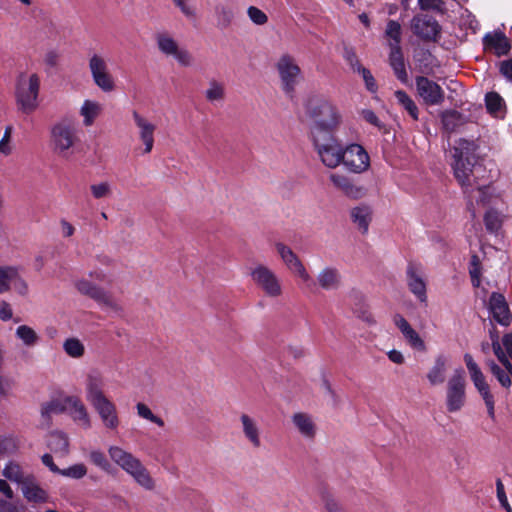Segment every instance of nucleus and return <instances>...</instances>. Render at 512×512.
I'll use <instances>...</instances> for the list:
<instances>
[{
	"instance_id": "obj_1",
	"label": "nucleus",
	"mask_w": 512,
	"mask_h": 512,
	"mask_svg": "<svg viewBox=\"0 0 512 512\" xmlns=\"http://www.w3.org/2000/svg\"><path fill=\"white\" fill-rule=\"evenodd\" d=\"M104 379L98 371H90L85 378L86 400L97 413L103 427L110 431L118 430L120 418L116 404L105 394Z\"/></svg>"
},
{
	"instance_id": "obj_2",
	"label": "nucleus",
	"mask_w": 512,
	"mask_h": 512,
	"mask_svg": "<svg viewBox=\"0 0 512 512\" xmlns=\"http://www.w3.org/2000/svg\"><path fill=\"white\" fill-rule=\"evenodd\" d=\"M306 115L312 120L311 136L333 133L342 123V115L338 107L330 100L312 95L304 104Z\"/></svg>"
},
{
	"instance_id": "obj_3",
	"label": "nucleus",
	"mask_w": 512,
	"mask_h": 512,
	"mask_svg": "<svg viewBox=\"0 0 512 512\" xmlns=\"http://www.w3.org/2000/svg\"><path fill=\"white\" fill-rule=\"evenodd\" d=\"M79 143L78 128L74 120L62 118L50 128V147L60 159L74 158Z\"/></svg>"
},
{
	"instance_id": "obj_4",
	"label": "nucleus",
	"mask_w": 512,
	"mask_h": 512,
	"mask_svg": "<svg viewBox=\"0 0 512 512\" xmlns=\"http://www.w3.org/2000/svg\"><path fill=\"white\" fill-rule=\"evenodd\" d=\"M110 459L125 471L143 489L153 491L156 489V480L139 458L120 446L111 445L108 448Z\"/></svg>"
},
{
	"instance_id": "obj_5",
	"label": "nucleus",
	"mask_w": 512,
	"mask_h": 512,
	"mask_svg": "<svg viewBox=\"0 0 512 512\" xmlns=\"http://www.w3.org/2000/svg\"><path fill=\"white\" fill-rule=\"evenodd\" d=\"M477 144L467 139H459L454 145V175L465 189L472 186L471 175L476 163Z\"/></svg>"
},
{
	"instance_id": "obj_6",
	"label": "nucleus",
	"mask_w": 512,
	"mask_h": 512,
	"mask_svg": "<svg viewBox=\"0 0 512 512\" xmlns=\"http://www.w3.org/2000/svg\"><path fill=\"white\" fill-rule=\"evenodd\" d=\"M41 78L36 72H22L15 86L16 103L25 114L34 112L39 106Z\"/></svg>"
},
{
	"instance_id": "obj_7",
	"label": "nucleus",
	"mask_w": 512,
	"mask_h": 512,
	"mask_svg": "<svg viewBox=\"0 0 512 512\" xmlns=\"http://www.w3.org/2000/svg\"><path fill=\"white\" fill-rule=\"evenodd\" d=\"M157 50L165 58L174 60L182 68H190L195 63L193 54L169 31H159L154 36Z\"/></svg>"
},
{
	"instance_id": "obj_8",
	"label": "nucleus",
	"mask_w": 512,
	"mask_h": 512,
	"mask_svg": "<svg viewBox=\"0 0 512 512\" xmlns=\"http://www.w3.org/2000/svg\"><path fill=\"white\" fill-rule=\"evenodd\" d=\"M313 147L322 164L328 168H337L343 161L345 147L333 133L311 136Z\"/></svg>"
},
{
	"instance_id": "obj_9",
	"label": "nucleus",
	"mask_w": 512,
	"mask_h": 512,
	"mask_svg": "<svg viewBox=\"0 0 512 512\" xmlns=\"http://www.w3.org/2000/svg\"><path fill=\"white\" fill-rule=\"evenodd\" d=\"M88 69L93 84L103 93H111L116 90L117 81L105 55L98 52L92 53L88 58Z\"/></svg>"
},
{
	"instance_id": "obj_10",
	"label": "nucleus",
	"mask_w": 512,
	"mask_h": 512,
	"mask_svg": "<svg viewBox=\"0 0 512 512\" xmlns=\"http://www.w3.org/2000/svg\"><path fill=\"white\" fill-rule=\"evenodd\" d=\"M275 68L282 90L285 93H292L303 79V73L296 58L289 53H283L278 58Z\"/></svg>"
},
{
	"instance_id": "obj_11",
	"label": "nucleus",
	"mask_w": 512,
	"mask_h": 512,
	"mask_svg": "<svg viewBox=\"0 0 512 512\" xmlns=\"http://www.w3.org/2000/svg\"><path fill=\"white\" fill-rule=\"evenodd\" d=\"M250 276L253 283L269 298H279L283 295L281 279L274 270L264 264L255 265Z\"/></svg>"
},
{
	"instance_id": "obj_12",
	"label": "nucleus",
	"mask_w": 512,
	"mask_h": 512,
	"mask_svg": "<svg viewBox=\"0 0 512 512\" xmlns=\"http://www.w3.org/2000/svg\"><path fill=\"white\" fill-rule=\"evenodd\" d=\"M466 403V380L464 371L456 369L447 381L445 404L449 413L459 412Z\"/></svg>"
},
{
	"instance_id": "obj_13",
	"label": "nucleus",
	"mask_w": 512,
	"mask_h": 512,
	"mask_svg": "<svg viewBox=\"0 0 512 512\" xmlns=\"http://www.w3.org/2000/svg\"><path fill=\"white\" fill-rule=\"evenodd\" d=\"M344 157L341 164L353 173H362L370 167V158L363 146L352 143L345 146Z\"/></svg>"
},
{
	"instance_id": "obj_14",
	"label": "nucleus",
	"mask_w": 512,
	"mask_h": 512,
	"mask_svg": "<svg viewBox=\"0 0 512 512\" xmlns=\"http://www.w3.org/2000/svg\"><path fill=\"white\" fill-rule=\"evenodd\" d=\"M132 119L137 129L138 139L143 144L142 154L151 153L155 143L156 124L136 110L132 112Z\"/></svg>"
},
{
	"instance_id": "obj_15",
	"label": "nucleus",
	"mask_w": 512,
	"mask_h": 512,
	"mask_svg": "<svg viewBox=\"0 0 512 512\" xmlns=\"http://www.w3.org/2000/svg\"><path fill=\"white\" fill-rule=\"evenodd\" d=\"M75 287L80 294L93 299L101 306L113 309L117 307L112 295L102 287L92 283L89 279L81 278L76 280Z\"/></svg>"
},
{
	"instance_id": "obj_16",
	"label": "nucleus",
	"mask_w": 512,
	"mask_h": 512,
	"mask_svg": "<svg viewBox=\"0 0 512 512\" xmlns=\"http://www.w3.org/2000/svg\"><path fill=\"white\" fill-rule=\"evenodd\" d=\"M413 33L425 41H436L440 34V25L431 16L416 15L411 21Z\"/></svg>"
},
{
	"instance_id": "obj_17",
	"label": "nucleus",
	"mask_w": 512,
	"mask_h": 512,
	"mask_svg": "<svg viewBox=\"0 0 512 512\" xmlns=\"http://www.w3.org/2000/svg\"><path fill=\"white\" fill-rule=\"evenodd\" d=\"M416 89L418 95L427 105H439L444 101L443 89L427 77L416 78Z\"/></svg>"
},
{
	"instance_id": "obj_18",
	"label": "nucleus",
	"mask_w": 512,
	"mask_h": 512,
	"mask_svg": "<svg viewBox=\"0 0 512 512\" xmlns=\"http://www.w3.org/2000/svg\"><path fill=\"white\" fill-rule=\"evenodd\" d=\"M294 430L305 440L313 441L318 433L315 417L307 412H295L291 416Z\"/></svg>"
},
{
	"instance_id": "obj_19",
	"label": "nucleus",
	"mask_w": 512,
	"mask_h": 512,
	"mask_svg": "<svg viewBox=\"0 0 512 512\" xmlns=\"http://www.w3.org/2000/svg\"><path fill=\"white\" fill-rule=\"evenodd\" d=\"M406 275L410 292L415 295L420 302H426L427 288L422 267L418 264L410 263L407 267Z\"/></svg>"
},
{
	"instance_id": "obj_20",
	"label": "nucleus",
	"mask_w": 512,
	"mask_h": 512,
	"mask_svg": "<svg viewBox=\"0 0 512 512\" xmlns=\"http://www.w3.org/2000/svg\"><path fill=\"white\" fill-rule=\"evenodd\" d=\"M314 286L324 291H337L342 286V274L336 266L322 267L314 280Z\"/></svg>"
},
{
	"instance_id": "obj_21",
	"label": "nucleus",
	"mask_w": 512,
	"mask_h": 512,
	"mask_svg": "<svg viewBox=\"0 0 512 512\" xmlns=\"http://www.w3.org/2000/svg\"><path fill=\"white\" fill-rule=\"evenodd\" d=\"M464 362L469 372L471 381L473 382L476 390L482 397L483 401L494 398L492 393L490 392V387L485 380L484 374L482 373L478 364L474 361L473 357L470 354L466 353L464 355Z\"/></svg>"
},
{
	"instance_id": "obj_22",
	"label": "nucleus",
	"mask_w": 512,
	"mask_h": 512,
	"mask_svg": "<svg viewBox=\"0 0 512 512\" xmlns=\"http://www.w3.org/2000/svg\"><path fill=\"white\" fill-rule=\"evenodd\" d=\"M66 412L71 416L74 422L83 429L91 427V418L87 407L77 396H68L65 398Z\"/></svg>"
},
{
	"instance_id": "obj_23",
	"label": "nucleus",
	"mask_w": 512,
	"mask_h": 512,
	"mask_svg": "<svg viewBox=\"0 0 512 512\" xmlns=\"http://www.w3.org/2000/svg\"><path fill=\"white\" fill-rule=\"evenodd\" d=\"M239 420L245 439L251 444L253 448H260L262 441L261 428L258 421L254 417L245 413L240 415Z\"/></svg>"
},
{
	"instance_id": "obj_24",
	"label": "nucleus",
	"mask_w": 512,
	"mask_h": 512,
	"mask_svg": "<svg viewBox=\"0 0 512 512\" xmlns=\"http://www.w3.org/2000/svg\"><path fill=\"white\" fill-rule=\"evenodd\" d=\"M350 219L361 234H367L373 218V210L367 204L352 207L349 212Z\"/></svg>"
},
{
	"instance_id": "obj_25",
	"label": "nucleus",
	"mask_w": 512,
	"mask_h": 512,
	"mask_svg": "<svg viewBox=\"0 0 512 512\" xmlns=\"http://www.w3.org/2000/svg\"><path fill=\"white\" fill-rule=\"evenodd\" d=\"M395 326L401 331L408 344L419 351L425 350V343L419 334L412 328L408 321L400 314L393 317Z\"/></svg>"
},
{
	"instance_id": "obj_26",
	"label": "nucleus",
	"mask_w": 512,
	"mask_h": 512,
	"mask_svg": "<svg viewBox=\"0 0 512 512\" xmlns=\"http://www.w3.org/2000/svg\"><path fill=\"white\" fill-rule=\"evenodd\" d=\"M489 309L495 321L504 326L509 325L511 316L503 295L493 293L489 300Z\"/></svg>"
},
{
	"instance_id": "obj_27",
	"label": "nucleus",
	"mask_w": 512,
	"mask_h": 512,
	"mask_svg": "<svg viewBox=\"0 0 512 512\" xmlns=\"http://www.w3.org/2000/svg\"><path fill=\"white\" fill-rule=\"evenodd\" d=\"M448 363V357L443 354L437 355L435 357L433 365L428 370L426 375V378L430 385L437 386L445 382Z\"/></svg>"
},
{
	"instance_id": "obj_28",
	"label": "nucleus",
	"mask_w": 512,
	"mask_h": 512,
	"mask_svg": "<svg viewBox=\"0 0 512 512\" xmlns=\"http://www.w3.org/2000/svg\"><path fill=\"white\" fill-rule=\"evenodd\" d=\"M21 491L25 499L29 502L44 503L48 500L47 492L40 487L34 476H31L30 479L21 486Z\"/></svg>"
},
{
	"instance_id": "obj_29",
	"label": "nucleus",
	"mask_w": 512,
	"mask_h": 512,
	"mask_svg": "<svg viewBox=\"0 0 512 512\" xmlns=\"http://www.w3.org/2000/svg\"><path fill=\"white\" fill-rule=\"evenodd\" d=\"M101 110L102 106L99 102L91 99L84 100L79 109V115L83 118V125L85 127L92 126L100 115Z\"/></svg>"
},
{
	"instance_id": "obj_30",
	"label": "nucleus",
	"mask_w": 512,
	"mask_h": 512,
	"mask_svg": "<svg viewBox=\"0 0 512 512\" xmlns=\"http://www.w3.org/2000/svg\"><path fill=\"white\" fill-rule=\"evenodd\" d=\"M3 476L8 480L17 483L22 486L26 481L33 476L31 473L26 472L23 468L16 462L10 461L6 464L2 472Z\"/></svg>"
},
{
	"instance_id": "obj_31",
	"label": "nucleus",
	"mask_w": 512,
	"mask_h": 512,
	"mask_svg": "<svg viewBox=\"0 0 512 512\" xmlns=\"http://www.w3.org/2000/svg\"><path fill=\"white\" fill-rule=\"evenodd\" d=\"M275 249L281 258L284 265L291 272L302 264L300 258L294 253V251L287 245L281 242L275 244Z\"/></svg>"
},
{
	"instance_id": "obj_32",
	"label": "nucleus",
	"mask_w": 512,
	"mask_h": 512,
	"mask_svg": "<svg viewBox=\"0 0 512 512\" xmlns=\"http://www.w3.org/2000/svg\"><path fill=\"white\" fill-rule=\"evenodd\" d=\"M390 65L394 70L395 75L401 82H406L408 75L405 68L404 58L400 48H390L389 54Z\"/></svg>"
},
{
	"instance_id": "obj_33",
	"label": "nucleus",
	"mask_w": 512,
	"mask_h": 512,
	"mask_svg": "<svg viewBox=\"0 0 512 512\" xmlns=\"http://www.w3.org/2000/svg\"><path fill=\"white\" fill-rule=\"evenodd\" d=\"M15 336L26 347H34L40 342L39 334L26 324L19 325L16 328Z\"/></svg>"
},
{
	"instance_id": "obj_34",
	"label": "nucleus",
	"mask_w": 512,
	"mask_h": 512,
	"mask_svg": "<svg viewBox=\"0 0 512 512\" xmlns=\"http://www.w3.org/2000/svg\"><path fill=\"white\" fill-rule=\"evenodd\" d=\"M48 446L55 453L67 455L69 452V440L65 433L54 431L48 437Z\"/></svg>"
},
{
	"instance_id": "obj_35",
	"label": "nucleus",
	"mask_w": 512,
	"mask_h": 512,
	"mask_svg": "<svg viewBox=\"0 0 512 512\" xmlns=\"http://www.w3.org/2000/svg\"><path fill=\"white\" fill-rule=\"evenodd\" d=\"M484 41L487 46L495 50L497 55H504L510 49V44L502 33L487 34Z\"/></svg>"
},
{
	"instance_id": "obj_36",
	"label": "nucleus",
	"mask_w": 512,
	"mask_h": 512,
	"mask_svg": "<svg viewBox=\"0 0 512 512\" xmlns=\"http://www.w3.org/2000/svg\"><path fill=\"white\" fill-rule=\"evenodd\" d=\"M385 37L388 39L389 48H400L401 25L395 20H389L385 29Z\"/></svg>"
},
{
	"instance_id": "obj_37",
	"label": "nucleus",
	"mask_w": 512,
	"mask_h": 512,
	"mask_svg": "<svg viewBox=\"0 0 512 512\" xmlns=\"http://www.w3.org/2000/svg\"><path fill=\"white\" fill-rule=\"evenodd\" d=\"M205 98L210 103L221 102L225 98V86L216 80H211L205 90Z\"/></svg>"
},
{
	"instance_id": "obj_38",
	"label": "nucleus",
	"mask_w": 512,
	"mask_h": 512,
	"mask_svg": "<svg viewBox=\"0 0 512 512\" xmlns=\"http://www.w3.org/2000/svg\"><path fill=\"white\" fill-rule=\"evenodd\" d=\"M135 409H136V413L137 415L146 420V421H149L155 425H157L158 427L162 428L164 427L165 425V422L164 420L153 413V411L150 409V407L143 403V402H138L136 405H135Z\"/></svg>"
},
{
	"instance_id": "obj_39",
	"label": "nucleus",
	"mask_w": 512,
	"mask_h": 512,
	"mask_svg": "<svg viewBox=\"0 0 512 512\" xmlns=\"http://www.w3.org/2000/svg\"><path fill=\"white\" fill-rule=\"evenodd\" d=\"M63 350L72 358H81L85 353V346L78 338L70 337L63 342Z\"/></svg>"
},
{
	"instance_id": "obj_40",
	"label": "nucleus",
	"mask_w": 512,
	"mask_h": 512,
	"mask_svg": "<svg viewBox=\"0 0 512 512\" xmlns=\"http://www.w3.org/2000/svg\"><path fill=\"white\" fill-rule=\"evenodd\" d=\"M486 364L490 368L491 373L497 378V380L503 387L511 386L512 373H510V371H508V369L505 366V369H502L492 360H488Z\"/></svg>"
},
{
	"instance_id": "obj_41",
	"label": "nucleus",
	"mask_w": 512,
	"mask_h": 512,
	"mask_svg": "<svg viewBox=\"0 0 512 512\" xmlns=\"http://www.w3.org/2000/svg\"><path fill=\"white\" fill-rule=\"evenodd\" d=\"M18 270L13 266L0 267V294L9 291L10 282L17 278Z\"/></svg>"
},
{
	"instance_id": "obj_42",
	"label": "nucleus",
	"mask_w": 512,
	"mask_h": 512,
	"mask_svg": "<svg viewBox=\"0 0 512 512\" xmlns=\"http://www.w3.org/2000/svg\"><path fill=\"white\" fill-rule=\"evenodd\" d=\"M90 192L94 199H107L113 194L111 183L108 181H101L90 185Z\"/></svg>"
},
{
	"instance_id": "obj_43",
	"label": "nucleus",
	"mask_w": 512,
	"mask_h": 512,
	"mask_svg": "<svg viewBox=\"0 0 512 512\" xmlns=\"http://www.w3.org/2000/svg\"><path fill=\"white\" fill-rule=\"evenodd\" d=\"M395 97L400 105L409 113V115L414 119H418V108L415 102L402 90H398L395 92Z\"/></svg>"
},
{
	"instance_id": "obj_44",
	"label": "nucleus",
	"mask_w": 512,
	"mask_h": 512,
	"mask_svg": "<svg viewBox=\"0 0 512 512\" xmlns=\"http://www.w3.org/2000/svg\"><path fill=\"white\" fill-rule=\"evenodd\" d=\"M66 403L65 399L63 401L60 400H51L49 402L43 403L41 406V415L43 418H49L52 414H60L66 411Z\"/></svg>"
},
{
	"instance_id": "obj_45",
	"label": "nucleus",
	"mask_w": 512,
	"mask_h": 512,
	"mask_svg": "<svg viewBox=\"0 0 512 512\" xmlns=\"http://www.w3.org/2000/svg\"><path fill=\"white\" fill-rule=\"evenodd\" d=\"M490 338L492 340V348H493L494 354L496 355L498 360L501 362V364L503 366H505L508 369V371H510V373H512V364L508 360L505 352L503 351V349L501 347L497 333H495L494 331H490Z\"/></svg>"
},
{
	"instance_id": "obj_46",
	"label": "nucleus",
	"mask_w": 512,
	"mask_h": 512,
	"mask_svg": "<svg viewBox=\"0 0 512 512\" xmlns=\"http://www.w3.org/2000/svg\"><path fill=\"white\" fill-rule=\"evenodd\" d=\"M87 471L88 470H87V467L85 464L76 463V464H73L65 469H61L60 475L67 477V478L79 480V479L84 478L87 475Z\"/></svg>"
},
{
	"instance_id": "obj_47",
	"label": "nucleus",
	"mask_w": 512,
	"mask_h": 512,
	"mask_svg": "<svg viewBox=\"0 0 512 512\" xmlns=\"http://www.w3.org/2000/svg\"><path fill=\"white\" fill-rule=\"evenodd\" d=\"M487 110L491 114L497 115L503 107V99L498 93L490 92L485 97Z\"/></svg>"
},
{
	"instance_id": "obj_48",
	"label": "nucleus",
	"mask_w": 512,
	"mask_h": 512,
	"mask_svg": "<svg viewBox=\"0 0 512 512\" xmlns=\"http://www.w3.org/2000/svg\"><path fill=\"white\" fill-rule=\"evenodd\" d=\"M342 191L347 197L358 199L365 195V189L361 186L356 185L350 179L345 182L343 186L339 189Z\"/></svg>"
},
{
	"instance_id": "obj_49",
	"label": "nucleus",
	"mask_w": 512,
	"mask_h": 512,
	"mask_svg": "<svg viewBox=\"0 0 512 512\" xmlns=\"http://www.w3.org/2000/svg\"><path fill=\"white\" fill-rule=\"evenodd\" d=\"M247 15L250 21L258 26H263L268 22L267 14L256 6H249Z\"/></svg>"
},
{
	"instance_id": "obj_50",
	"label": "nucleus",
	"mask_w": 512,
	"mask_h": 512,
	"mask_svg": "<svg viewBox=\"0 0 512 512\" xmlns=\"http://www.w3.org/2000/svg\"><path fill=\"white\" fill-rule=\"evenodd\" d=\"M496 497L501 506L506 512H512V507L508 501V497L505 491V486L501 479L496 480Z\"/></svg>"
},
{
	"instance_id": "obj_51",
	"label": "nucleus",
	"mask_w": 512,
	"mask_h": 512,
	"mask_svg": "<svg viewBox=\"0 0 512 512\" xmlns=\"http://www.w3.org/2000/svg\"><path fill=\"white\" fill-rule=\"evenodd\" d=\"M484 221H485L487 230H489L491 232H496L501 227V223H502L499 213L494 210H489L485 214Z\"/></svg>"
},
{
	"instance_id": "obj_52",
	"label": "nucleus",
	"mask_w": 512,
	"mask_h": 512,
	"mask_svg": "<svg viewBox=\"0 0 512 512\" xmlns=\"http://www.w3.org/2000/svg\"><path fill=\"white\" fill-rule=\"evenodd\" d=\"M215 13L218 18L219 23L223 26H227L233 20V11L226 5H217L215 7Z\"/></svg>"
},
{
	"instance_id": "obj_53",
	"label": "nucleus",
	"mask_w": 512,
	"mask_h": 512,
	"mask_svg": "<svg viewBox=\"0 0 512 512\" xmlns=\"http://www.w3.org/2000/svg\"><path fill=\"white\" fill-rule=\"evenodd\" d=\"M175 7L188 19L196 17V9L191 5L190 0H171Z\"/></svg>"
},
{
	"instance_id": "obj_54",
	"label": "nucleus",
	"mask_w": 512,
	"mask_h": 512,
	"mask_svg": "<svg viewBox=\"0 0 512 512\" xmlns=\"http://www.w3.org/2000/svg\"><path fill=\"white\" fill-rule=\"evenodd\" d=\"M89 459L94 465L98 466L103 470H107L110 466L105 454L98 449L92 450L89 453Z\"/></svg>"
},
{
	"instance_id": "obj_55",
	"label": "nucleus",
	"mask_w": 512,
	"mask_h": 512,
	"mask_svg": "<svg viewBox=\"0 0 512 512\" xmlns=\"http://www.w3.org/2000/svg\"><path fill=\"white\" fill-rule=\"evenodd\" d=\"M11 133H12V128L10 126L6 127L4 135H3L2 139L0 140V153L3 154L4 156L10 155L13 150L12 145L10 144Z\"/></svg>"
},
{
	"instance_id": "obj_56",
	"label": "nucleus",
	"mask_w": 512,
	"mask_h": 512,
	"mask_svg": "<svg viewBox=\"0 0 512 512\" xmlns=\"http://www.w3.org/2000/svg\"><path fill=\"white\" fill-rule=\"evenodd\" d=\"M61 54L56 49H49L45 52L43 62L45 66L54 68L59 64Z\"/></svg>"
},
{
	"instance_id": "obj_57",
	"label": "nucleus",
	"mask_w": 512,
	"mask_h": 512,
	"mask_svg": "<svg viewBox=\"0 0 512 512\" xmlns=\"http://www.w3.org/2000/svg\"><path fill=\"white\" fill-rule=\"evenodd\" d=\"M294 275L299 277L303 283L306 284L307 288H311L314 286V280L312 279L311 275L309 274L308 270L302 263L300 266H298L295 270L292 271Z\"/></svg>"
},
{
	"instance_id": "obj_58",
	"label": "nucleus",
	"mask_w": 512,
	"mask_h": 512,
	"mask_svg": "<svg viewBox=\"0 0 512 512\" xmlns=\"http://www.w3.org/2000/svg\"><path fill=\"white\" fill-rule=\"evenodd\" d=\"M418 4L422 10L443 11L444 9L442 0H418Z\"/></svg>"
},
{
	"instance_id": "obj_59",
	"label": "nucleus",
	"mask_w": 512,
	"mask_h": 512,
	"mask_svg": "<svg viewBox=\"0 0 512 512\" xmlns=\"http://www.w3.org/2000/svg\"><path fill=\"white\" fill-rule=\"evenodd\" d=\"M361 117L367 123L381 129L383 127L381 121L377 117V115L370 109H364L361 111Z\"/></svg>"
},
{
	"instance_id": "obj_60",
	"label": "nucleus",
	"mask_w": 512,
	"mask_h": 512,
	"mask_svg": "<svg viewBox=\"0 0 512 512\" xmlns=\"http://www.w3.org/2000/svg\"><path fill=\"white\" fill-rule=\"evenodd\" d=\"M0 512H27L24 505L0 499Z\"/></svg>"
},
{
	"instance_id": "obj_61",
	"label": "nucleus",
	"mask_w": 512,
	"mask_h": 512,
	"mask_svg": "<svg viewBox=\"0 0 512 512\" xmlns=\"http://www.w3.org/2000/svg\"><path fill=\"white\" fill-rule=\"evenodd\" d=\"M14 382L11 378L0 376V396H9L12 392Z\"/></svg>"
},
{
	"instance_id": "obj_62",
	"label": "nucleus",
	"mask_w": 512,
	"mask_h": 512,
	"mask_svg": "<svg viewBox=\"0 0 512 512\" xmlns=\"http://www.w3.org/2000/svg\"><path fill=\"white\" fill-rule=\"evenodd\" d=\"M459 119V114L455 111H447L442 115V122L446 129L453 130L454 123Z\"/></svg>"
},
{
	"instance_id": "obj_63",
	"label": "nucleus",
	"mask_w": 512,
	"mask_h": 512,
	"mask_svg": "<svg viewBox=\"0 0 512 512\" xmlns=\"http://www.w3.org/2000/svg\"><path fill=\"white\" fill-rule=\"evenodd\" d=\"M16 450V443L12 438L0 440V455L11 454Z\"/></svg>"
},
{
	"instance_id": "obj_64",
	"label": "nucleus",
	"mask_w": 512,
	"mask_h": 512,
	"mask_svg": "<svg viewBox=\"0 0 512 512\" xmlns=\"http://www.w3.org/2000/svg\"><path fill=\"white\" fill-rule=\"evenodd\" d=\"M359 73L362 74V77H363V80L365 82V85H366V88L370 91V92H375L376 89H377V85H376V82H375V79L374 77L372 76V74L370 73V71L366 68H362Z\"/></svg>"
}]
</instances>
